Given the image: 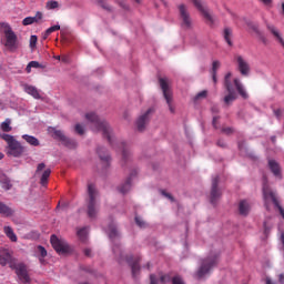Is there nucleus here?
<instances>
[{
  "label": "nucleus",
  "mask_w": 284,
  "mask_h": 284,
  "mask_svg": "<svg viewBox=\"0 0 284 284\" xmlns=\"http://www.w3.org/2000/svg\"><path fill=\"white\" fill-rule=\"evenodd\" d=\"M87 121H90L91 123V130L93 132H101L102 136L106 139V141L112 145L113 148L116 146L114 144V133L112 132V128L110 126V123L108 121L99 118L97 113L94 112H89L85 114Z\"/></svg>",
  "instance_id": "f257e3e1"
},
{
  "label": "nucleus",
  "mask_w": 284,
  "mask_h": 284,
  "mask_svg": "<svg viewBox=\"0 0 284 284\" xmlns=\"http://www.w3.org/2000/svg\"><path fill=\"white\" fill-rule=\"evenodd\" d=\"M0 34H3L1 38V44L14 52V50L19 49V38L17 33L13 32L12 27L8 22H0Z\"/></svg>",
  "instance_id": "f03ea898"
},
{
  "label": "nucleus",
  "mask_w": 284,
  "mask_h": 284,
  "mask_svg": "<svg viewBox=\"0 0 284 284\" xmlns=\"http://www.w3.org/2000/svg\"><path fill=\"white\" fill-rule=\"evenodd\" d=\"M0 136L7 143L6 150H7L8 156H14L16 159H19V156L23 154L24 148L23 145H21V142L14 139V136L7 133H2L0 134Z\"/></svg>",
  "instance_id": "7ed1b4c3"
},
{
  "label": "nucleus",
  "mask_w": 284,
  "mask_h": 284,
  "mask_svg": "<svg viewBox=\"0 0 284 284\" xmlns=\"http://www.w3.org/2000/svg\"><path fill=\"white\" fill-rule=\"evenodd\" d=\"M88 196L87 214L89 219H97V214H99V206L97 205V196H99V191H97V186H94V184L88 185Z\"/></svg>",
  "instance_id": "20e7f679"
},
{
  "label": "nucleus",
  "mask_w": 284,
  "mask_h": 284,
  "mask_svg": "<svg viewBox=\"0 0 284 284\" xmlns=\"http://www.w3.org/2000/svg\"><path fill=\"white\" fill-rule=\"evenodd\" d=\"M216 263H219V260L216 256H209L202 260L201 265L194 275L195 278H197V281L205 278L207 275H210V272H212V268L216 267Z\"/></svg>",
  "instance_id": "39448f33"
},
{
  "label": "nucleus",
  "mask_w": 284,
  "mask_h": 284,
  "mask_svg": "<svg viewBox=\"0 0 284 284\" xmlns=\"http://www.w3.org/2000/svg\"><path fill=\"white\" fill-rule=\"evenodd\" d=\"M50 243L55 250V252L60 255H65L69 254L70 252V246L68 245V242L65 240L57 236V235H51Z\"/></svg>",
  "instance_id": "423d86ee"
},
{
  "label": "nucleus",
  "mask_w": 284,
  "mask_h": 284,
  "mask_svg": "<svg viewBox=\"0 0 284 284\" xmlns=\"http://www.w3.org/2000/svg\"><path fill=\"white\" fill-rule=\"evenodd\" d=\"M159 82H160V88L163 92V97L169 105V110L171 114H174L175 109H174V105H172V90H170V85L168 84V79L160 78Z\"/></svg>",
  "instance_id": "0eeeda50"
},
{
  "label": "nucleus",
  "mask_w": 284,
  "mask_h": 284,
  "mask_svg": "<svg viewBox=\"0 0 284 284\" xmlns=\"http://www.w3.org/2000/svg\"><path fill=\"white\" fill-rule=\"evenodd\" d=\"M194 8L201 12L205 21L210 23L211 26H214V17L212 13H210V9H207V4H205V1L203 0H191Z\"/></svg>",
  "instance_id": "6e6552de"
},
{
  "label": "nucleus",
  "mask_w": 284,
  "mask_h": 284,
  "mask_svg": "<svg viewBox=\"0 0 284 284\" xmlns=\"http://www.w3.org/2000/svg\"><path fill=\"white\" fill-rule=\"evenodd\" d=\"M234 61L237 65V72H240V74L242 77H247L250 74V72H252V68L250 67V62H247L243 55L236 54L234 57Z\"/></svg>",
  "instance_id": "1a4fd4ad"
},
{
  "label": "nucleus",
  "mask_w": 284,
  "mask_h": 284,
  "mask_svg": "<svg viewBox=\"0 0 284 284\" xmlns=\"http://www.w3.org/2000/svg\"><path fill=\"white\" fill-rule=\"evenodd\" d=\"M11 270H16V274L21 283H30V275H28V267L23 263L10 264Z\"/></svg>",
  "instance_id": "9d476101"
},
{
  "label": "nucleus",
  "mask_w": 284,
  "mask_h": 284,
  "mask_svg": "<svg viewBox=\"0 0 284 284\" xmlns=\"http://www.w3.org/2000/svg\"><path fill=\"white\" fill-rule=\"evenodd\" d=\"M51 174L52 170L45 169V163L38 164L36 170V176H40V184L42 185V187H45V185H48V180L50 179Z\"/></svg>",
  "instance_id": "9b49d317"
},
{
  "label": "nucleus",
  "mask_w": 284,
  "mask_h": 284,
  "mask_svg": "<svg viewBox=\"0 0 284 284\" xmlns=\"http://www.w3.org/2000/svg\"><path fill=\"white\" fill-rule=\"evenodd\" d=\"M219 181H221L219 175L212 179L211 195H210V201L212 205H216L217 201L221 199V189H219Z\"/></svg>",
  "instance_id": "f8f14e48"
},
{
  "label": "nucleus",
  "mask_w": 284,
  "mask_h": 284,
  "mask_svg": "<svg viewBox=\"0 0 284 284\" xmlns=\"http://www.w3.org/2000/svg\"><path fill=\"white\" fill-rule=\"evenodd\" d=\"M178 10L180 12V19H182V28H192V18L190 17V11L185 4H179Z\"/></svg>",
  "instance_id": "ddd939ff"
},
{
  "label": "nucleus",
  "mask_w": 284,
  "mask_h": 284,
  "mask_svg": "<svg viewBox=\"0 0 284 284\" xmlns=\"http://www.w3.org/2000/svg\"><path fill=\"white\" fill-rule=\"evenodd\" d=\"M154 112L152 109H149L145 111L144 114L140 115V118L136 121V128L139 132H143L145 130V125L150 122V114Z\"/></svg>",
  "instance_id": "4468645a"
},
{
  "label": "nucleus",
  "mask_w": 284,
  "mask_h": 284,
  "mask_svg": "<svg viewBox=\"0 0 284 284\" xmlns=\"http://www.w3.org/2000/svg\"><path fill=\"white\" fill-rule=\"evenodd\" d=\"M97 154L99 155L100 161L103 163L104 168H110V154L103 146L97 149Z\"/></svg>",
  "instance_id": "2eb2a0df"
},
{
  "label": "nucleus",
  "mask_w": 284,
  "mask_h": 284,
  "mask_svg": "<svg viewBox=\"0 0 284 284\" xmlns=\"http://www.w3.org/2000/svg\"><path fill=\"white\" fill-rule=\"evenodd\" d=\"M94 4L105 12H114V7L110 3V0H94Z\"/></svg>",
  "instance_id": "dca6fc26"
},
{
  "label": "nucleus",
  "mask_w": 284,
  "mask_h": 284,
  "mask_svg": "<svg viewBox=\"0 0 284 284\" xmlns=\"http://www.w3.org/2000/svg\"><path fill=\"white\" fill-rule=\"evenodd\" d=\"M118 145L121 150L123 161H130V156L132 155V153H130V146L128 145V143L119 142Z\"/></svg>",
  "instance_id": "f3484780"
},
{
  "label": "nucleus",
  "mask_w": 284,
  "mask_h": 284,
  "mask_svg": "<svg viewBox=\"0 0 284 284\" xmlns=\"http://www.w3.org/2000/svg\"><path fill=\"white\" fill-rule=\"evenodd\" d=\"M133 176H134V173H131V175L126 179L125 183H123L119 186V192L121 194H128L129 190H132V178Z\"/></svg>",
  "instance_id": "a211bd4d"
},
{
  "label": "nucleus",
  "mask_w": 284,
  "mask_h": 284,
  "mask_svg": "<svg viewBox=\"0 0 284 284\" xmlns=\"http://www.w3.org/2000/svg\"><path fill=\"white\" fill-rule=\"evenodd\" d=\"M139 258L133 261V257H128V263L131 266L132 275L134 278H136V275L139 274L141 266H139Z\"/></svg>",
  "instance_id": "6ab92c4d"
},
{
  "label": "nucleus",
  "mask_w": 284,
  "mask_h": 284,
  "mask_svg": "<svg viewBox=\"0 0 284 284\" xmlns=\"http://www.w3.org/2000/svg\"><path fill=\"white\" fill-rule=\"evenodd\" d=\"M233 83L235 85L236 91L239 92L240 97H242V99H247V92L245 91V88H243V83H241V80L239 78H235L233 80Z\"/></svg>",
  "instance_id": "aec40b11"
},
{
  "label": "nucleus",
  "mask_w": 284,
  "mask_h": 284,
  "mask_svg": "<svg viewBox=\"0 0 284 284\" xmlns=\"http://www.w3.org/2000/svg\"><path fill=\"white\" fill-rule=\"evenodd\" d=\"M24 92L27 94H30L33 99H41V93L39 92V89L34 85H24Z\"/></svg>",
  "instance_id": "412c9836"
},
{
  "label": "nucleus",
  "mask_w": 284,
  "mask_h": 284,
  "mask_svg": "<svg viewBox=\"0 0 284 284\" xmlns=\"http://www.w3.org/2000/svg\"><path fill=\"white\" fill-rule=\"evenodd\" d=\"M48 132L53 139H57L58 141H65V135L61 132V130H57V128L50 126Z\"/></svg>",
  "instance_id": "4be33fe9"
},
{
  "label": "nucleus",
  "mask_w": 284,
  "mask_h": 284,
  "mask_svg": "<svg viewBox=\"0 0 284 284\" xmlns=\"http://www.w3.org/2000/svg\"><path fill=\"white\" fill-rule=\"evenodd\" d=\"M0 185L2 190H12V183L10 182V178L8 175L0 173Z\"/></svg>",
  "instance_id": "5701e85b"
},
{
  "label": "nucleus",
  "mask_w": 284,
  "mask_h": 284,
  "mask_svg": "<svg viewBox=\"0 0 284 284\" xmlns=\"http://www.w3.org/2000/svg\"><path fill=\"white\" fill-rule=\"evenodd\" d=\"M239 212L241 216H247L250 214V203L246 200L240 202Z\"/></svg>",
  "instance_id": "b1692460"
},
{
  "label": "nucleus",
  "mask_w": 284,
  "mask_h": 284,
  "mask_svg": "<svg viewBox=\"0 0 284 284\" xmlns=\"http://www.w3.org/2000/svg\"><path fill=\"white\" fill-rule=\"evenodd\" d=\"M268 168L274 176H281V165L275 160L268 161Z\"/></svg>",
  "instance_id": "393cba45"
},
{
  "label": "nucleus",
  "mask_w": 284,
  "mask_h": 284,
  "mask_svg": "<svg viewBox=\"0 0 284 284\" xmlns=\"http://www.w3.org/2000/svg\"><path fill=\"white\" fill-rule=\"evenodd\" d=\"M226 91L229 93L224 98V103H225V105H231L233 103V101H236V91H234V89L226 90Z\"/></svg>",
  "instance_id": "a878e982"
},
{
  "label": "nucleus",
  "mask_w": 284,
  "mask_h": 284,
  "mask_svg": "<svg viewBox=\"0 0 284 284\" xmlns=\"http://www.w3.org/2000/svg\"><path fill=\"white\" fill-rule=\"evenodd\" d=\"M267 30H270V32L273 33V36L275 37V39H277L281 43V45L284 48V40L281 37V33H278V30H276V27H274L273 24H266Z\"/></svg>",
  "instance_id": "bb28decb"
},
{
  "label": "nucleus",
  "mask_w": 284,
  "mask_h": 284,
  "mask_svg": "<svg viewBox=\"0 0 284 284\" xmlns=\"http://www.w3.org/2000/svg\"><path fill=\"white\" fill-rule=\"evenodd\" d=\"M232 34H233L232 28L225 27L224 30H223V38L226 41L227 45H230V47L233 45Z\"/></svg>",
  "instance_id": "cd10ccee"
},
{
  "label": "nucleus",
  "mask_w": 284,
  "mask_h": 284,
  "mask_svg": "<svg viewBox=\"0 0 284 284\" xmlns=\"http://www.w3.org/2000/svg\"><path fill=\"white\" fill-rule=\"evenodd\" d=\"M22 139L29 143V145H32L33 148H39L40 142L39 139L34 138V135H28L23 134Z\"/></svg>",
  "instance_id": "c85d7f7f"
},
{
  "label": "nucleus",
  "mask_w": 284,
  "mask_h": 284,
  "mask_svg": "<svg viewBox=\"0 0 284 284\" xmlns=\"http://www.w3.org/2000/svg\"><path fill=\"white\" fill-rule=\"evenodd\" d=\"M219 68H221V61L214 60L211 69V74L214 83H217L216 72H219Z\"/></svg>",
  "instance_id": "c756f323"
},
{
  "label": "nucleus",
  "mask_w": 284,
  "mask_h": 284,
  "mask_svg": "<svg viewBox=\"0 0 284 284\" xmlns=\"http://www.w3.org/2000/svg\"><path fill=\"white\" fill-rule=\"evenodd\" d=\"M3 232H4L6 236H8L12 241V243H17V241H18L17 234H14V231L12 230V227L4 226Z\"/></svg>",
  "instance_id": "7c9ffc66"
},
{
  "label": "nucleus",
  "mask_w": 284,
  "mask_h": 284,
  "mask_svg": "<svg viewBox=\"0 0 284 284\" xmlns=\"http://www.w3.org/2000/svg\"><path fill=\"white\" fill-rule=\"evenodd\" d=\"M0 214L3 216H12L13 211L8 205H6V203L0 202Z\"/></svg>",
  "instance_id": "2f4dec72"
},
{
  "label": "nucleus",
  "mask_w": 284,
  "mask_h": 284,
  "mask_svg": "<svg viewBox=\"0 0 284 284\" xmlns=\"http://www.w3.org/2000/svg\"><path fill=\"white\" fill-rule=\"evenodd\" d=\"M77 236L80 241H82V243H85L88 241V227L79 229Z\"/></svg>",
  "instance_id": "473e14b6"
},
{
  "label": "nucleus",
  "mask_w": 284,
  "mask_h": 284,
  "mask_svg": "<svg viewBox=\"0 0 284 284\" xmlns=\"http://www.w3.org/2000/svg\"><path fill=\"white\" fill-rule=\"evenodd\" d=\"M37 252L40 255L39 257L40 263L44 264L45 263L44 258L48 256V251L45 250V247L39 245L37 246Z\"/></svg>",
  "instance_id": "72a5a7b5"
},
{
  "label": "nucleus",
  "mask_w": 284,
  "mask_h": 284,
  "mask_svg": "<svg viewBox=\"0 0 284 284\" xmlns=\"http://www.w3.org/2000/svg\"><path fill=\"white\" fill-rule=\"evenodd\" d=\"M109 239L111 241L119 239V231L116 230V226L114 224L109 225Z\"/></svg>",
  "instance_id": "f704fd0d"
},
{
  "label": "nucleus",
  "mask_w": 284,
  "mask_h": 284,
  "mask_svg": "<svg viewBox=\"0 0 284 284\" xmlns=\"http://www.w3.org/2000/svg\"><path fill=\"white\" fill-rule=\"evenodd\" d=\"M12 120L10 118H7L0 125L2 132H12Z\"/></svg>",
  "instance_id": "c9c22d12"
},
{
  "label": "nucleus",
  "mask_w": 284,
  "mask_h": 284,
  "mask_svg": "<svg viewBox=\"0 0 284 284\" xmlns=\"http://www.w3.org/2000/svg\"><path fill=\"white\" fill-rule=\"evenodd\" d=\"M224 88L225 90H234L232 87V72H229L224 77Z\"/></svg>",
  "instance_id": "e433bc0d"
},
{
  "label": "nucleus",
  "mask_w": 284,
  "mask_h": 284,
  "mask_svg": "<svg viewBox=\"0 0 284 284\" xmlns=\"http://www.w3.org/2000/svg\"><path fill=\"white\" fill-rule=\"evenodd\" d=\"M32 68H45L43 67L41 63H39L38 61H31L28 63L27 68H26V72L27 74H30V72H32Z\"/></svg>",
  "instance_id": "4c0bfd02"
},
{
  "label": "nucleus",
  "mask_w": 284,
  "mask_h": 284,
  "mask_svg": "<svg viewBox=\"0 0 284 284\" xmlns=\"http://www.w3.org/2000/svg\"><path fill=\"white\" fill-rule=\"evenodd\" d=\"M59 30H61L60 24H55V26L48 28L44 32L43 39H48V37H50V34H52V32H57Z\"/></svg>",
  "instance_id": "58836bf2"
},
{
  "label": "nucleus",
  "mask_w": 284,
  "mask_h": 284,
  "mask_svg": "<svg viewBox=\"0 0 284 284\" xmlns=\"http://www.w3.org/2000/svg\"><path fill=\"white\" fill-rule=\"evenodd\" d=\"M246 26L247 28H250V30H253V32H255V34H261V29H258V24L252 21H246Z\"/></svg>",
  "instance_id": "ea45409f"
},
{
  "label": "nucleus",
  "mask_w": 284,
  "mask_h": 284,
  "mask_svg": "<svg viewBox=\"0 0 284 284\" xmlns=\"http://www.w3.org/2000/svg\"><path fill=\"white\" fill-rule=\"evenodd\" d=\"M74 132L79 134V136H83L85 134V126L81 123L75 124Z\"/></svg>",
  "instance_id": "a19ab883"
},
{
  "label": "nucleus",
  "mask_w": 284,
  "mask_h": 284,
  "mask_svg": "<svg viewBox=\"0 0 284 284\" xmlns=\"http://www.w3.org/2000/svg\"><path fill=\"white\" fill-rule=\"evenodd\" d=\"M57 8H59V2L54 0L48 1L45 4L47 10H57Z\"/></svg>",
  "instance_id": "79ce46f5"
},
{
  "label": "nucleus",
  "mask_w": 284,
  "mask_h": 284,
  "mask_svg": "<svg viewBox=\"0 0 284 284\" xmlns=\"http://www.w3.org/2000/svg\"><path fill=\"white\" fill-rule=\"evenodd\" d=\"M115 3H118L122 10H130V6L125 0H115Z\"/></svg>",
  "instance_id": "37998d69"
},
{
  "label": "nucleus",
  "mask_w": 284,
  "mask_h": 284,
  "mask_svg": "<svg viewBox=\"0 0 284 284\" xmlns=\"http://www.w3.org/2000/svg\"><path fill=\"white\" fill-rule=\"evenodd\" d=\"M31 19H33V23H39L41 19H43V13L38 11L34 17H31Z\"/></svg>",
  "instance_id": "c03bdc74"
},
{
  "label": "nucleus",
  "mask_w": 284,
  "mask_h": 284,
  "mask_svg": "<svg viewBox=\"0 0 284 284\" xmlns=\"http://www.w3.org/2000/svg\"><path fill=\"white\" fill-rule=\"evenodd\" d=\"M37 41H38L37 36H31L30 37V48H31V50H34V48H37Z\"/></svg>",
  "instance_id": "a18cd8bd"
},
{
  "label": "nucleus",
  "mask_w": 284,
  "mask_h": 284,
  "mask_svg": "<svg viewBox=\"0 0 284 284\" xmlns=\"http://www.w3.org/2000/svg\"><path fill=\"white\" fill-rule=\"evenodd\" d=\"M207 97V91H201L195 95V101H199V99H205Z\"/></svg>",
  "instance_id": "49530a36"
},
{
  "label": "nucleus",
  "mask_w": 284,
  "mask_h": 284,
  "mask_svg": "<svg viewBox=\"0 0 284 284\" xmlns=\"http://www.w3.org/2000/svg\"><path fill=\"white\" fill-rule=\"evenodd\" d=\"M172 283L173 284H185V282H183V278L179 275H176L172 278Z\"/></svg>",
  "instance_id": "de8ad7c7"
},
{
  "label": "nucleus",
  "mask_w": 284,
  "mask_h": 284,
  "mask_svg": "<svg viewBox=\"0 0 284 284\" xmlns=\"http://www.w3.org/2000/svg\"><path fill=\"white\" fill-rule=\"evenodd\" d=\"M32 23H34L32 17H27L22 20L23 26H32Z\"/></svg>",
  "instance_id": "09e8293b"
},
{
  "label": "nucleus",
  "mask_w": 284,
  "mask_h": 284,
  "mask_svg": "<svg viewBox=\"0 0 284 284\" xmlns=\"http://www.w3.org/2000/svg\"><path fill=\"white\" fill-rule=\"evenodd\" d=\"M256 36L258 37L260 41L264 43V45L267 44V38H265V36L263 34V31H260V33H256Z\"/></svg>",
  "instance_id": "8fccbe9b"
},
{
  "label": "nucleus",
  "mask_w": 284,
  "mask_h": 284,
  "mask_svg": "<svg viewBox=\"0 0 284 284\" xmlns=\"http://www.w3.org/2000/svg\"><path fill=\"white\" fill-rule=\"evenodd\" d=\"M135 223L139 227H145V222L140 216H135Z\"/></svg>",
  "instance_id": "3c124183"
},
{
  "label": "nucleus",
  "mask_w": 284,
  "mask_h": 284,
  "mask_svg": "<svg viewBox=\"0 0 284 284\" xmlns=\"http://www.w3.org/2000/svg\"><path fill=\"white\" fill-rule=\"evenodd\" d=\"M263 6H266L267 8H272V3H274V0H258Z\"/></svg>",
  "instance_id": "603ef678"
},
{
  "label": "nucleus",
  "mask_w": 284,
  "mask_h": 284,
  "mask_svg": "<svg viewBox=\"0 0 284 284\" xmlns=\"http://www.w3.org/2000/svg\"><path fill=\"white\" fill-rule=\"evenodd\" d=\"M274 114H275L276 119H281V116H283V114H284V110L283 109L274 110Z\"/></svg>",
  "instance_id": "864d4df0"
},
{
  "label": "nucleus",
  "mask_w": 284,
  "mask_h": 284,
  "mask_svg": "<svg viewBox=\"0 0 284 284\" xmlns=\"http://www.w3.org/2000/svg\"><path fill=\"white\" fill-rule=\"evenodd\" d=\"M160 281H161V283H170L171 277H170V275H162L160 277Z\"/></svg>",
  "instance_id": "5fc2aeb1"
},
{
  "label": "nucleus",
  "mask_w": 284,
  "mask_h": 284,
  "mask_svg": "<svg viewBox=\"0 0 284 284\" xmlns=\"http://www.w3.org/2000/svg\"><path fill=\"white\" fill-rule=\"evenodd\" d=\"M0 265H2V267H6L8 265V258L0 255Z\"/></svg>",
  "instance_id": "6e6d98bb"
},
{
  "label": "nucleus",
  "mask_w": 284,
  "mask_h": 284,
  "mask_svg": "<svg viewBox=\"0 0 284 284\" xmlns=\"http://www.w3.org/2000/svg\"><path fill=\"white\" fill-rule=\"evenodd\" d=\"M150 284H159V280H156V275L154 274L150 275Z\"/></svg>",
  "instance_id": "4d7b16f0"
},
{
  "label": "nucleus",
  "mask_w": 284,
  "mask_h": 284,
  "mask_svg": "<svg viewBox=\"0 0 284 284\" xmlns=\"http://www.w3.org/2000/svg\"><path fill=\"white\" fill-rule=\"evenodd\" d=\"M212 124L215 130H219V116L213 118Z\"/></svg>",
  "instance_id": "13d9d810"
},
{
  "label": "nucleus",
  "mask_w": 284,
  "mask_h": 284,
  "mask_svg": "<svg viewBox=\"0 0 284 284\" xmlns=\"http://www.w3.org/2000/svg\"><path fill=\"white\" fill-rule=\"evenodd\" d=\"M61 61H62V63H70V55H62L61 57Z\"/></svg>",
  "instance_id": "bf43d9fd"
},
{
  "label": "nucleus",
  "mask_w": 284,
  "mask_h": 284,
  "mask_svg": "<svg viewBox=\"0 0 284 284\" xmlns=\"http://www.w3.org/2000/svg\"><path fill=\"white\" fill-rule=\"evenodd\" d=\"M162 194L163 196H165L166 199H170V201H174V197L172 196V194L165 192V191H162Z\"/></svg>",
  "instance_id": "052dcab7"
},
{
  "label": "nucleus",
  "mask_w": 284,
  "mask_h": 284,
  "mask_svg": "<svg viewBox=\"0 0 284 284\" xmlns=\"http://www.w3.org/2000/svg\"><path fill=\"white\" fill-rule=\"evenodd\" d=\"M222 132H223L224 134H232L233 130H232V128H223V129H222Z\"/></svg>",
  "instance_id": "680f3d73"
},
{
  "label": "nucleus",
  "mask_w": 284,
  "mask_h": 284,
  "mask_svg": "<svg viewBox=\"0 0 284 284\" xmlns=\"http://www.w3.org/2000/svg\"><path fill=\"white\" fill-rule=\"evenodd\" d=\"M217 145H219V148H227V143H225V141H223V140H219Z\"/></svg>",
  "instance_id": "e2e57ef3"
},
{
  "label": "nucleus",
  "mask_w": 284,
  "mask_h": 284,
  "mask_svg": "<svg viewBox=\"0 0 284 284\" xmlns=\"http://www.w3.org/2000/svg\"><path fill=\"white\" fill-rule=\"evenodd\" d=\"M84 254H85L87 256H92V250L85 248V250H84Z\"/></svg>",
  "instance_id": "0e129e2a"
},
{
  "label": "nucleus",
  "mask_w": 284,
  "mask_h": 284,
  "mask_svg": "<svg viewBox=\"0 0 284 284\" xmlns=\"http://www.w3.org/2000/svg\"><path fill=\"white\" fill-rule=\"evenodd\" d=\"M278 282H280L281 284H284V274H280V275H278Z\"/></svg>",
  "instance_id": "69168bd1"
},
{
  "label": "nucleus",
  "mask_w": 284,
  "mask_h": 284,
  "mask_svg": "<svg viewBox=\"0 0 284 284\" xmlns=\"http://www.w3.org/2000/svg\"><path fill=\"white\" fill-rule=\"evenodd\" d=\"M113 253L116 255V254H119V246H114L113 247Z\"/></svg>",
  "instance_id": "338daca9"
},
{
  "label": "nucleus",
  "mask_w": 284,
  "mask_h": 284,
  "mask_svg": "<svg viewBox=\"0 0 284 284\" xmlns=\"http://www.w3.org/2000/svg\"><path fill=\"white\" fill-rule=\"evenodd\" d=\"M266 284H274V282H272L270 277H266Z\"/></svg>",
  "instance_id": "774afa93"
}]
</instances>
